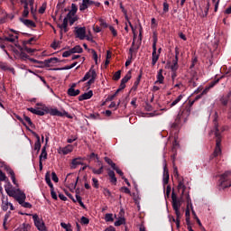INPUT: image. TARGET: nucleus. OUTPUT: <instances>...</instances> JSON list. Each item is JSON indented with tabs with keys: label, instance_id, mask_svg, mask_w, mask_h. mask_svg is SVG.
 <instances>
[{
	"label": "nucleus",
	"instance_id": "1",
	"mask_svg": "<svg viewBox=\"0 0 231 231\" xmlns=\"http://www.w3.org/2000/svg\"><path fill=\"white\" fill-rule=\"evenodd\" d=\"M194 104V101L191 102L189 105L186 106L184 108L182 107L180 111L179 112L174 123L171 124V129L172 132L175 133V134H178V130L180 129V124L181 120L184 122H187V118L190 116L191 107Z\"/></svg>",
	"mask_w": 231,
	"mask_h": 231
},
{
	"label": "nucleus",
	"instance_id": "2",
	"mask_svg": "<svg viewBox=\"0 0 231 231\" xmlns=\"http://www.w3.org/2000/svg\"><path fill=\"white\" fill-rule=\"evenodd\" d=\"M5 192L7 193L10 198L15 199V200L21 205V207H23V208H32V205L30 202H26V194L17 189H11L9 188H5Z\"/></svg>",
	"mask_w": 231,
	"mask_h": 231
},
{
	"label": "nucleus",
	"instance_id": "3",
	"mask_svg": "<svg viewBox=\"0 0 231 231\" xmlns=\"http://www.w3.org/2000/svg\"><path fill=\"white\" fill-rule=\"evenodd\" d=\"M214 128L212 133L216 136V147L213 152V158H217L221 154V133L219 132V126L217 125V119H214Z\"/></svg>",
	"mask_w": 231,
	"mask_h": 231
},
{
	"label": "nucleus",
	"instance_id": "4",
	"mask_svg": "<svg viewBox=\"0 0 231 231\" xmlns=\"http://www.w3.org/2000/svg\"><path fill=\"white\" fill-rule=\"evenodd\" d=\"M171 199H172V208L176 214L177 218H172V221L176 223L177 228H180V223L181 219V212H180V205L178 204V198L176 197V193L172 191L171 193Z\"/></svg>",
	"mask_w": 231,
	"mask_h": 231
},
{
	"label": "nucleus",
	"instance_id": "5",
	"mask_svg": "<svg viewBox=\"0 0 231 231\" xmlns=\"http://www.w3.org/2000/svg\"><path fill=\"white\" fill-rule=\"evenodd\" d=\"M229 187H231V172L226 171L220 176L218 189L219 190H225V189H228Z\"/></svg>",
	"mask_w": 231,
	"mask_h": 231
},
{
	"label": "nucleus",
	"instance_id": "6",
	"mask_svg": "<svg viewBox=\"0 0 231 231\" xmlns=\"http://www.w3.org/2000/svg\"><path fill=\"white\" fill-rule=\"evenodd\" d=\"M158 42V37H153L152 52V66H156L160 59V54L157 52L156 43Z\"/></svg>",
	"mask_w": 231,
	"mask_h": 231
},
{
	"label": "nucleus",
	"instance_id": "7",
	"mask_svg": "<svg viewBox=\"0 0 231 231\" xmlns=\"http://www.w3.org/2000/svg\"><path fill=\"white\" fill-rule=\"evenodd\" d=\"M48 114L51 116H66L67 118H73L68 112L65 110L63 112L59 111L57 108H48Z\"/></svg>",
	"mask_w": 231,
	"mask_h": 231
},
{
	"label": "nucleus",
	"instance_id": "8",
	"mask_svg": "<svg viewBox=\"0 0 231 231\" xmlns=\"http://www.w3.org/2000/svg\"><path fill=\"white\" fill-rule=\"evenodd\" d=\"M32 219L34 221V225L39 231H46V225L44 221L39 217L38 215H33Z\"/></svg>",
	"mask_w": 231,
	"mask_h": 231
},
{
	"label": "nucleus",
	"instance_id": "9",
	"mask_svg": "<svg viewBox=\"0 0 231 231\" xmlns=\"http://www.w3.org/2000/svg\"><path fill=\"white\" fill-rule=\"evenodd\" d=\"M169 180H170V175H169V169L167 168V160L163 161V187L165 185H169Z\"/></svg>",
	"mask_w": 231,
	"mask_h": 231
},
{
	"label": "nucleus",
	"instance_id": "10",
	"mask_svg": "<svg viewBox=\"0 0 231 231\" xmlns=\"http://www.w3.org/2000/svg\"><path fill=\"white\" fill-rule=\"evenodd\" d=\"M75 34L78 39L84 41L86 39V27H76Z\"/></svg>",
	"mask_w": 231,
	"mask_h": 231
},
{
	"label": "nucleus",
	"instance_id": "11",
	"mask_svg": "<svg viewBox=\"0 0 231 231\" xmlns=\"http://www.w3.org/2000/svg\"><path fill=\"white\" fill-rule=\"evenodd\" d=\"M32 133V134L36 138V142L34 143V151H37L36 152V154H39L40 151H41V147H42V144H41V136L38 135L37 133L33 132V131H30Z\"/></svg>",
	"mask_w": 231,
	"mask_h": 231
},
{
	"label": "nucleus",
	"instance_id": "12",
	"mask_svg": "<svg viewBox=\"0 0 231 231\" xmlns=\"http://www.w3.org/2000/svg\"><path fill=\"white\" fill-rule=\"evenodd\" d=\"M42 158H43V160L48 159V152H46V146H43L42 148V153L40 154V157H39L40 171H42Z\"/></svg>",
	"mask_w": 231,
	"mask_h": 231
},
{
	"label": "nucleus",
	"instance_id": "13",
	"mask_svg": "<svg viewBox=\"0 0 231 231\" xmlns=\"http://www.w3.org/2000/svg\"><path fill=\"white\" fill-rule=\"evenodd\" d=\"M92 5H94V1L92 0H82V3L79 5V11L84 12L88 10L89 6H92Z\"/></svg>",
	"mask_w": 231,
	"mask_h": 231
},
{
	"label": "nucleus",
	"instance_id": "14",
	"mask_svg": "<svg viewBox=\"0 0 231 231\" xmlns=\"http://www.w3.org/2000/svg\"><path fill=\"white\" fill-rule=\"evenodd\" d=\"M57 62H59L58 58H51L49 60H45L44 61H41V64L45 68H51V64H57Z\"/></svg>",
	"mask_w": 231,
	"mask_h": 231
},
{
	"label": "nucleus",
	"instance_id": "15",
	"mask_svg": "<svg viewBox=\"0 0 231 231\" xmlns=\"http://www.w3.org/2000/svg\"><path fill=\"white\" fill-rule=\"evenodd\" d=\"M84 159L81 157L75 158L71 161L70 169H77L78 165H84Z\"/></svg>",
	"mask_w": 231,
	"mask_h": 231
},
{
	"label": "nucleus",
	"instance_id": "16",
	"mask_svg": "<svg viewBox=\"0 0 231 231\" xmlns=\"http://www.w3.org/2000/svg\"><path fill=\"white\" fill-rule=\"evenodd\" d=\"M97 165L99 166L98 170H97L93 167H89V170L92 171L93 174H97V175L103 174L104 173V165L102 164V161L98 162Z\"/></svg>",
	"mask_w": 231,
	"mask_h": 231
},
{
	"label": "nucleus",
	"instance_id": "17",
	"mask_svg": "<svg viewBox=\"0 0 231 231\" xmlns=\"http://www.w3.org/2000/svg\"><path fill=\"white\" fill-rule=\"evenodd\" d=\"M21 23H23L27 28H37V24L32 20L24 19V18H20Z\"/></svg>",
	"mask_w": 231,
	"mask_h": 231
},
{
	"label": "nucleus",
	"instance_id": "18",
	"mask_svg": "<svg viewBox=\"0 0 231 231\" xmlns=\"http://www.w3.org/2000/svg\"><path fill=\"white\" fill-rule=\"evenodd\" d=\"M93 97V90H89L88 92H86L79 97V102H82L83 100H89Z\"/></svg>",
	"mask_w": 231,
	"mask_h": 231
},
{
	"label": "nucleus",
	"instance_id": "19",
	"mask_svg": "<svg viewBox=\"0 0 231 231\" xmlns=\"http://www.w3.org/2000/svg\"><path fill=\"white\" fill-rule=\"evenodd\" d=\"M189 207H190V208H192V200L190 199V196H187V208H186V212H185V216L186 217H190V209L189 208Z\"/></svg>",
	"mask_w": 231,
	"mask_h": 231
},
{
	"label": "nucleus",
	"instance_id": "20",
	"mask_svg": "<svg viewBox=\"0 0 231 231\" xmlns=\"http://www.w3.org/2000/svg\"><path fill=\"white\" fill-rule=\"evenodd\" d=\"M93 71H96L93 68L88 71L83 79L80 80V82H86V80H89V79H93Z\"/></svg>",
	"mask_w": 231,
	"mask_h": 231
},
{
	"label": "nucleus",
	"instance_id": "21",
	"mask_svg": "<svg viewBox=\"0 0 231 231\" xmlns=\"http://www.w3.org/2000/svg\"><path fill=\"white\" fill-rule=\"evenodd\" d=\"M163 80H165V77H163V69H160L157 73V80L155 84H163Z\"/></svg>",
	"mask_w": 231,
	"mask_h": 231
},
{
	"label": "nucleus",
	"instance_id": "22",
	"mask_svg": "<svg viewBox=\"0 0 231 231\" xmlns=\"http://www.w3.org/2000/svg\"><path fill=\"white\" fill-rule=\"evenodd\" d=\"M67 93L69 97H79V95H80V90L75 88H69Z\"/></svg>",
	"mask_w": 231,
	"mask_h": 231
},
{
	"label": "nucleus",
	"instance_id": "23",
	"mask_svg": "<svg viewBox=\"0 0 231 231\" xmlns=\"http://www.w3.org/2000/svg\"><path fill=\"white\" fill-rule=\"evenodd\" d=\"M108 176L110 178V182L113 183V185H116V176L115 175V171L112 170H108Z\"/></svg>",
	"mask_w": 231,
	"mask_h": 231
},
{
	"label": "nucleus",
	"instance_id": "24",
	"mask_svg": "<svg viewBox=\"0 0 231 231\" xmlns=\"http://www.w3.org/2000/svg\"><path fill=\"white\" fill-rule=\"evenodd\" d=\"M48 106H42L41 110H39V108L36 110V115L38 116H44V115H48Z\"/></svg>",
	"mask_w": 231,
	"mask_h": 231
},
{
	"label": "nucleus",
	"instance_id": "25",
	"mask_svg": "<svg viewBox=\"0 0 231 231\" xmlns=\"http://www.w3.org/2000/svg\"><path fill=\"white\" fill-rule=\"evenodd\" d=\"M178 190H182V194H185V190L187 189V186H185V183L183 182L182 180H178Z\"/></svg>",
	"mask_w": 231,
	"mask_h": 231
},
{
	"label": "nucleus",
	"instance_id": "26",
	"mask_svg": "<svg viewBox=\"0 0 231 231\" xmlns=\"http://www.w3.org/2000/svg\"><path fill=\"white\" fill-rule=\"evenodd\" d=\"M45 181H46L47 185H49L51 190L52 189H55V188L53 187V183L51 182V178H50V171H48V172L45 174Z\"/></svg>",
	"mask_w": 231,
	"mask_h": 231
},
{
	"label": "nucleus",
	"instance_id": "27",
	"mask_svg": "<svg viewBox=\"0 0 231 231\" xmlns=\"http://www.w3.org/2000/svg\"><path fill=\"white\" fill-rule=\"evenodd\" d=\"M68 23H69V20L68 19V17H65L63 19V23L62 24H58V28H60L61 31H60V36L62 37V28H66V26H68Z\"/></svg>",
	"mask_w": 231,
	"mask_h": 231
},
{
	"label": "nucleus",
	"instance_id": "28",
	"mask_svg": "<svg viewBox=\"0 0 231 231\" xmlns=\"http://www.w3.org/2000/svg\"><path fill=\"white\" fill-rule=\"evenodd\" d=\"M92 73V78L87 82V88H90L91 84H95V79H97V71H93Z\"/></svg>",
	"mask_w": 231,
	"mask_h": 231
},
{
	"label": "nucleus",
	"instance_id": "29",
	"mask_svg": "<svg viewBox=\"0 0 231 231\" xmlns=\"http://www.w3.org/2000/svg\"><path fill=\"white\" fill-rule=\"evenodd\" d=\"M82 51H84V50L82 47H80V45H76L74 48L70 49L72 55L73 53H82Z\"/></svg>",
	"mask_w": 231,
	"mask_h": 231
},
{
	"label": "nucleus",
	"instance_id": "30",
	"mask_svg": "<svg viewBox=\"0 0 231 231\" xmlns=\"http://www.w3.org/2000/svg\"><path fill=\"white\" fill-rule=\"evenodd\" d=\"M73 152V146L72 145H67L66 147L62 148L61 152L63 154H69V152Z\"/></svg>",
	"mask_w": 231,
	"mask_h": 231
},
{
	"label": "nucleus",
	"instance_id": "31",
	"mask_svg": "<svg viewBox=\"0 0 231 231\" xmlns=\"http://www.w3.org/2000/svg\"><path fill=\"white\" fill-rule=\"evenodd\" d=\"M30 228H32V226H30V224L23 223V224H22V225L18 227V230H19V231H30Z\"/></svg>",
	"mask_w": 231,
	"mask_h": 231
},
{
	"label": "nucleus",
	"instance_id": "32",
	"mask_svg": "<svg viewBox=\"0 0 231 231\" xmlns=\"http://www.w3.org/2000/svg\"><path fill=\"white\" fill-rule=\"evenodd\" d=\"M220 102L224 107H226V106H228V102H230V97L228 96L223 97L220 98Z\"/></svg>",
	"mask_w": 231,
	"mask_h": 231
},
{
	"label": "nucleus",
	"instance_id": "33",
	"mask_svg": "<svg viewBox=\"0 0 231 231\" xmlns=\"http://www.w3.org/2000/svg\"><path fill=\"white\" fill-rule=\"evenodd\" d=\"M183 98V95L178 96V97L172 101V103L170 105V107H174V106H177L181 102V99Z\"/></svg>",
	"mask_w": 231,
	"mask_h": 231
},
{
	"label": "nucleus",
	"instance_id": "34",
	"mask_svg": "<svg viewBox=\"0 0 231 231\" xmlns=\"http://www.w3.org/2000/svg\"><path fill=\"white\" fill-rule=\"evenodd\" d=\"M178 68H179V65H178V58H177L172 60L171 69V71H178Z\"/></svg>",
	"mask_w": 231,
	"mask_h": 231
},
{
	"label": "nucleus",
	"instance_id": "35",
	"mask_svg": "<svg viewBox=\"0 0 231 231\" xmlns=\"http://www.w3.org/2000/svg\"><path fill=\"white\" fill-rule=\"evenodd\" d=\"M131 70H129L126 75L121 79V82L127 84V82H129V80H131Z\"/></svg>",
	"mask_w": 231,
	"mask_h": 231
},
{
	"label": "nucleus",
	"instance_id": "36",
	"mask_svg": "<svg viewBox=\"0 0 231 231\" xmlns=\"http://www.w3.org/2000/svg\"><path fill=\"white\" fill-rule=\"evenodd\" d=\"M19 50L21 51L20 58L23 59V60H26V59H28V54H26V52L23 51L24 50L23 47L19 46Z\"/></svg>",
	"mask_w": 231,
	"mask_h": 231
},
{
	"label": "nucleus",
	"instance_id": "37",
	"mask_svg": "<svg viewBox=\"0 0 231 231\" xmlns=\"http://www.w3.org/2000/svg\"><path fill=\"white\" fill-rule=\"evenodd\" d=\"M60 226H61V228H64V230H66V231H73V228H71V226L69 224L61 222Z\"/></svg>",
	"mask_w": 231,
	"mask_h": 231
},
{
	"label": "nucleus",
	"instance_id": "38",
	"mask_svg": "<svg viewBox=\"0 0 231 231\" xmlns=\"http://www.w3.org/2000/svg\"><path fill=\"white\" fill-rule=\"evenodd\" d=\"M17 39H19V36H14V38H10V37H8V36H5L4 38H3V42H4V41H5V42H15V40H17Z\"/></svg>",
	"mask_w": 231,
	"mask_h": 231
},
{
	"label": "nucleus",
	"instance_id": "39",
	"mask_svg": "<svg viewBox=\"0 0 231 231\" xmlns=\"http://www.w3.org/2000/svg\"><path fill=\"white\" fill-rule=\"evenodd\" d=\"M9 204L10 202H8V199H6L5 202V200H2V209L4 210V212H6V210H8Z\"/></svg>",
	"mask_w": 231,
	"mask_h": 231
},
{
	"label": "nucleus",
	"instance_id": "40",
	"mask_svg": "<svg viewBox=\"0 0 231 231\" xmlns=\"http://www.w3.org/2000/svg\"><path fill=\"white\" fill-rule=\"evenodd\" d=\"M88 118H90V120H101L100 114H90Z\"/></svg>",
	"mask_w": 231,
	"mask_h": 231
},
{
	"label": "nucleus",
	"instance_id": "41",
	"mask_svg": "<svg viewBox=\"0 0 231 231\" xmlns=\"http://www.w3.org/2000/svg\"><path fill=\"white\" fill-rule=\"evenodd\" d=\"M105 162L110 165L112 169L116 166V163L113 162V160H111L109 157H105Z\"/></svg>",
	"mask_w": 231,
	"mask_h": 231
},
{
	"label": "nucleus",
	"instance_id": "42",
	"mask_svg": "<svg viewBox=\"0 0 231 231\" xmlns=\"http://www.w3.org/2000/svg\"><path fill=\"white\" fill-rule=\"evenodd\" d=\"M196 80H198V78H196L195 76H193L192 79L189 80V86H191V88L198 87V83H196Z\"/></svg>",
	"mask_w": 231,
	"mask_h": 231
},
{
	"label": "nucleus",
	"instance_id": "43",
	"mask_svg": "<svg viewBox=\"0 0 231 231\" xmlns=\"http://www.w3.org/2000/svg\"><path fill=\"white\" fill-rule=\"evenodd\" d=\"M12 214V212H7L5 215V218H4V228H5L6 230V221H8V219H10V215Z\"/></svg>",
	"mask_w": 231,
	"mask_h": 231
},
{
	"label": "nucleus",
	"instance_id": "44",
	"mask_svg": "<svg viewBox=\"0 0 231 231\" xmlns=\"http://www.w3.org/2000/svg\"><path fill=\"white\" fill-rule=\"evenodd\" d=\"M122 76V70H117L113 77V80H120V77Z\"/></svg>",
	"mask_w": 231,
	"mask_h": 231
},
{
	"label": "nucleus",
	"instance_id": "45",
	"mask_svg": "<svg viewBox=\"0 0 231 231\" xmlns=\"http://www.w3.org/2000/svg\"><path fill=\"white\" fill-rule=\"evenodd\" d=\"M124 223H125V218L121 217L115 222V226H120L124 225Z\"/></svg>",
	"mask_w": 231,
	"mask_h": 231
},
{
	"label": "nucleus",
	"instance_id": "46",
	"mask_svg": "<svg viewBox=\"0 0 231 231\" xmlns=\"http://www.w3.org/2000/svg\"><path fill=\"white\" fill-rule=\"evenodd\" d=\"M105 219H106V222H113V221H115V219L113 218V214H111V213L106 214Z\"/></svg>",
	"mask_w": 231,
	"mask_h": 231
},
{
	"label": "nucleus",
	"instance_id": "47",
	"mask_svg": "<svg viewBox=\"0 0 231 231\" xmlns=\"http://www.w3.org/2000/svg\"><path fill=\"white\" fill-rule=\"evenodd\" d=\"M5 171H6L7 174H10L11 177L15 176V172H14V170L9 166H5Z\"/></svg>",
	"mask_w": 231,
	"mask_h": 231
},
{
	"label": "nucleus",
	"instance_id": "48",
	"mask_svg": "<svg viewBox=\"0 0 231 231\" xmlns=\"http://www.w3.org/2000/svg\"><path fill=\"white\" fill-rule=\"evenodd\" d=\"M23 118L25 122H27V124L30 125V127H35V125H33V123L32 122V119L28 117V116H23Z\"/></svg>",
	"mask_w": 231,
	"mask_h": 231
},
{
	"label": "nucleus",
	"instance_id": "49",
	"mask_svg": "<svg viewBox=\"0 0 231 231\" xmlns=\"http://www.w3.org/2000/svg\"><path fill=\"white\" fill-rule=\"evenodd\" d=\"M69 19V23L70 24V26H73V24H75V23H77V21H79V17L78 16H73Z\"/></svg>",
	"mask_w": 231,
	"mask_h": 231
},
{
	"label": "nucleus",
	"instance_id": "50",
	"mask_svg": "<svg viewBox=\"0 0 231 231\" xmlns=\"http://www.w3.org/2000/svg\"><path fill=\"white\" fill-rule=\"evenodd\" d=\"M136 38H134V41L132 42V47L129 49V55H130V59H133V53L134 52V40Z\"/></svg>",
	"mask_w": 231,
	"mask_h": 231
},
{
	"label": "nucleus",
	"instance_id": "51",
	"mask_svg": "<svg viewBox=\"0 0 231 231\" xmlns=\"http://www.w3.org/2000/svg\"><path fill=\"white\" fill-rule=\"evenodd\" d=\"M37 41V39H35V37H32L31 39H29L28 41H23V46H27V44H32V42Z\"/></svg>",
	"mask_w": 231,
	"mask_h": 231
},
{
	"label": "nucleus",
	"instance_id": "52",
	"mask_svg": "<svg viewBox=\"0 0 231 231\" xmlns=\"http://www.w3.org/2000/svg\"><path fill=\"white\" fill-rule=\"evenodd\" d=\"M15 118H16L19 122H21V124H23V125H24V126L26 127V129H28V131H32V130H30V128L27 127L26 123L24 122L23 119H22L21 116H15Z\"/></svg>",
	"mask_w": 231,
	"mask_h": 231
},
{
	"label": "nucleus",
	"instance_id": "53",
	"mask_svg": "<svg viewBox=\"0 0 231 231\" xmlns=\"http://www.w3.org/2000/svg\"><path fill=\"white\" fill-rule=\"evenodd\" d=\"M108 28H109L113 37H116L118 35V32H116L115 30V27H113V25H109Z\"/></svg>",
	"mask_w": 231,
	"mask_h": 231
},
{
	"label": "nucleus",
	"instance_id": "54",
	"mask_svg": "<svg viewBox=\"0 0 231 231\" xmlns=\"http://www.w3.org/2000/svg\"><path fill=\"white\" fill-rule=\"evenodd\" d=\"M113 171H116V172H117V174H119V176H121V178H124V171H122V170H120L118 167L115 166L114 168H112Z\"/></svg>",
	"mask_w": 231,
	"mask_h": 231
},
{
	"label": "nucleus",
	"instance_id": "55",
	"mask_svg": "<svg viewBox=\"0 0 231 231\" xmlns=\"http://www.w3.org/2000/svg\"><path fill=\"white\" fill-rule=\"evenodd\" d=\"M51 180L55 183H59V177H57V173H55V171L51 172Z\"/></svg>",
	"mask_w": 231,
	"mask_h": 231
},
{
	"label": "nucleus",
	"instance_id": "56",
	"mask_svg": "<svg viewBox=\"0 0 231 231\" xmlns=\"http://www.w3.org/2000/svg\"><path fill=\"white\" fill-rule=\"evenodd\" d=\"M81 225H89V218L82 217L80 220Z\"/></svg>",
	"mask_w": 231,
	"mask_h": 231
},
{
	"label": "nucleus",
	"instance_id": "57",
	"mask_svg": "<svg viewBox=\"0 0 231 231\" xmlns=\"http://www.w3.org/2000/svg\"><path fill=\"white\" fill-rule=\"evenodd\" d=\"M92 186H93L95 189H98L99 184H98V180H97V178H93V179H92Z\"/></svg>",
	"mask_w": 231,
	"mask_h": 231
},
{
	"label": "nucleus",
	"instance_id": "58",
	"mask_svg": "<svg viewBox=\"0 0 231 231\" xmlns=\"http://www.w3.org/2000/svg\"><path fill=\"white\" fill-rule=\"evenodd\" d=\"M99 23L100 26H103V28H109V25L107 24V23H106V21H104V19L100 18Z\"/></svg>",
	"mask_w": 231,
	"mask_h": 231
},
{
	"label": "nucleus",
	"instance_id": "59",
	"mask_svg": "<svg viewBox=\"0 0 231 231\" xmlns=\"http://www.w3.org/2000/svg\"><path fill=\"white\" fill-rule=\"evenodd\" d=\"M24 51H27V53H34L35 51V49H31V48H28V46L26 45H23V48Z\"/></svg>",
	"mask_w": 231,
	"mask_h": 231
},
{
	"label": "nucleus",
	"instance_id": "60",
	"mask_svg": "<svg viewBox=\"0 0 231 231\" xmlns=\"http://www.w3.org/2000/svg\"><path fill=\"white\" fill-rule=\"evenodd\" d=\"M79 137L77 135H71L70 138L67 140L68 143H73V142L77 141Z\"/></svg>",
	"mask_w": 231,
	"mask_h": 231
},
{
	"label": "nucleus",
	"instance_id": "61",
	"mask_svg": "<svg viewBox=\"0 0 231 231\" xmlns=\"http://www.w3.org/2000/svg\"><path fill=\"white\" fill-rule=\"evenodd\" d=\"M51 196L52 199H55V200L58 199L57 193L55 192V188L51 189Z\"/></svg>",
	"mask_w": 231,
	"mask_h": 231
},
{
	"label": "nucleus",
	"instance_id": "62",
	"mask_svg": "<svg viewBox=\"0 0 231 231\" xmlns=\"http://www.w3.org/2000/svg\"><path fill=\"white\" fill-rule=\"evenodd\" d=\"M144 109L145 111H152V106L146 102L144 106Z\"/></svg>",
	"mask_w": 231,
	"mask_h": 231
},
{
	"label": "nucleus",
	"instance_id": "63",
	"mask_svg": "<svg viewBox=\"0 0 231 231\" xmlns=\"http://www.w3.org/2000/svg\"><path fill=\"white\" fill-rule=\"evenodd\" d=\"M89 160H96L98 159V154L92 152L88 155Z\"/></svg>",
	"mask_w": 231,
	"mask_h": 231
},
{
	"label": "nucleus",
	"instance_id": "64",
	"mask_svg": "<svg viewBox=\"0 0 231 231\" xmlns=\"http://www.w3.org/2000/svg\"><path fill=\"white\" fill-rule=\"evenodd\" d=\"M163 12L164 14H167V12H169V4L167 2L163 3Z\"/></svg>",
	"mask_w": 231,
	"mask_h": 231
}]
</instances>
